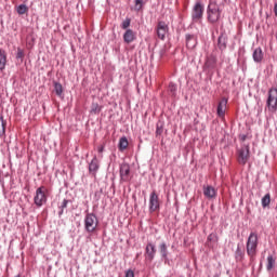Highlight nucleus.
<instances>
[{"mask_svg":"<svg viewBox=\"0 0 277 277\" xmlns=\"http://www.w3.org/2000/svg\"><path fill=\"white\" fill-rule=\"evenodd\" d=\"M118 148L120 153H124L129 148V138L127 136H121L118 143Z\"/></svg>","mask_w":277,"mask_h":277,"instance_id":"obj_20","label":"nucleus"},{"mask_svg":"<svg viewBox=\"0 0 277 277\" xmlns=\"http://www.w3.org/2000/svg\"><path fill=\"white\" fill-rule=\"evenodd\" d=\"M54 92L56 96H62V94H64V88L62 87V83L54 82Z\"/></svg>","mask_w":277,"mask_h":277,"instance_id":"obj_28","label":"nucleus"},{"mask_svg":"<svg viewBox=\"0 0 277 277\" xmlns=\"http://www.w3.org/2000/svg\"><path fill=\"white\" fill-rule=\"evenodd\" d=\"M124 277H135V273L133 272V269H128L126 272V276Z\"/></svg>","mask_w":277,"mask_h":277,"instance_id":"obj_37","label":"nucleus"},{"mask_svg":"<svg viewBox=\"0 0 277 277\" xmlns=\"http://www.w3.org/2000/svg\"><path fill=\"white\" fill-rule=\"evenodd\" d=\"M120 183H129L131 181V166L123 162L119 167Z\"/></svg>","mask_w":277,"mask_h":277,"instance_id":"obj_8","label":"nucleus"},{"mask_svg":"<svg viewBox=\"0 0 277 277\" xmlns=\"http://www.w3.org/2000/svg\"><path fill=\"white\" fill-rule=\"evenodd\" d=\"M15 277H21V275H17V276H15Z\"/></svg>","mask_w":277,"mask_h":277,"instance_id":"obj_40","label":"nucleus"},{"mask_svg":"<svg viewBox=\"0 0 277 277\" xmlns=\"http://www.w3.org/2000/svg\"><path fill=\"white\" fill-rule=\"evenodd\" d=\"M131 27V18L127 17L122 23H121V29H129Z\"/></svg>","mask_w":277,"mask_h":277,"instance_id":"obj_34","label":"nucleus"},{"mask_svg":"<svg viewBox=\"0 0 277 277\" xmlns=\"http://www.w3.org/2000/svg\"><path fill=\"white\" fill-rule=\"evenodd\" d=\"M266 107L268 108V111H271L272 114H276L277 111V89L276 88H271L268 90Z\"/></svg>","mask_w":277,"mask_h":277,"instance_id":"obj_6","label":"nucleus"},{"mask_svg":"<svg viewBox=\"0 0 277 277\" xmlns=\"http://www.w3.org/2000/svg\"><path fill=\"white\" fill-rule=\"evenodd\" d=\"M160 254L164 261H168V245L166 242L160 243Z\"/></svg>","mask_w":277,"mask_h":277,"instance_id":"obj_27","label":"nucleus"},{"mask_svg":"<svg viewBox=\"0 0 277 277\" xmlns=\"http://www.w3.org/2000/svg\"><path fill=\"white\" fill-rule=\"evenodd\" d=\"M47 194H49V189L47 188V186H40L36 189L34 197V202L36 207L40 208L43 205H47L49 200V196Z\"/></svg>","mask_w":277,"mask_h":277,"instance_id":"obj_3","label":"nucleus"},{"mask_svg":"<svg viewBox=\"0 0 277 277\" xmlns=\"http://www.w3.org/2000/svg\"><path fill=\"white\" fill-rule=\"evenodd\" d=\"M101 111H103V106L98 105V103H92L90 114H94L95 116H98Z\"/></svg>","mask_w":277,"mask_h":277,"instance_id":"obj_24","label":"nucleus"},{"mask_svg":"<svg viewBox=\"0 0 277 277\" xmlns=\"http://www.w3.org/2000/svg\"><path fill=\"white\" fill-rule=\"evenodd\" d=\"M161 133H163V127H159V124H157V127H156V135H161Z\"/></svg>","mask_w":277,"mask_h":277,"instance_id":"obj_36","label":"nucleus"},{"mask_svg":"<svg viewBox=\"0 0 277 277\" xmlns=\"http://www.w3.org/2000/svg\"><path fill=\"white\" fill-rule=\"evenodd\" d=\"M100 168H101V162H98V158L94 156L91 162L89 163V173L92 174V176H96Z\"/></svg>","mask_w":277,"mask_h":277,"instance_id":"obj_14","label":"nucleus"},{"mask_svg":"<svg viewBox=\"0 0 277 277\" xmlns=\"http://www.w3.org/2000/svg\"><path fill=\"white\" fill-rule=\"evenodd\" d=\"M252 57H253V62H255V64H261L263 62V49L256 48L253 51Z\"/></svg>","mask_w":277,"mask_h":277,"instance_id":"obj_19","label":"nucleus"},{"mask_svg":"<svg viewBox=\"0 0 277 277\" xmlns=\"http://www.w3.org/2000/svg\"><path fill=\"white\" fill-rule=\"evenodd\" d=\"M186 47L188 49H196L197 44H198V37H196V35H186Z\"/></svg>","mask_w":277,"mask_h":277,"instance_id":"obj_16","label":"nucleus"},{"mask_svg":"<svg viewBox=\"0 0 277 277\" xmlns=\"http://www.w3.org/2000/svg\"><path fill=\"white\" fill-rule=\"evenodd\" d=\"M215 66H217V58L214 55L208 56L205 63V68L208 70H213Z\"/></svg>","mask_w":277,"mask_h":277,"instance_id":"obj_17","label":"nucleus"},{"mask_svg":"<svg viewBox=\"0 0 277 277\" xmlns=\"http://www.w3.org/2000/svg\"><path fill=\"white\" fill-rule=\"evenodd\" d=\"M240 140H241V142H246V140H248V135L242 134V135L240 136Z\"/></svg>","mask_w":277,"mask_h":277,"instance_id":"obj_39","label":"nucleus"},{"mask_svg":"<svg viewBox=\"0 0 277 277\" xmlns=\"http://www.w3.org/2000/svg\"><path fill=\"white\" fill-rule=\"evenodd\" d=\"M228 47V36L226 32H221V35L217 38V49L222 52H224L225 49Z\"/></svg>","mask_w":277,"mask_h":277,"instance_id":"obj_13","label":"nucleus"},{"mask_svg":"<svg viewBox=\"0 0 277 277\" xmlns=\"http://www.w3.org/2000/svg\"><path fill=\"white\" fill-rule=\"evenodd\" d=\"M176 90H177L176 84L174 82H171L169 84V92L171 96H176Z\"/></svg>","mask_w":277,"mask_h":277,"instance_id":"obj_33","label":"nucleus"},{"mask_svg":"<svg viewBox=\"0 0 277 277\" xmlns=\"http://www.w3.org/2000/svg\"><path fill=\"white\" fill-rule=\"evenodd\" d=\"M29 11V8H27L26 4H19L17 8H16V12L17 14L19 15H23V14H26V12Z\"/></svg>","mask_w":277,"mask_h":277,"instance_id":"obj_29","label":"nucleus"},{"mask_svg":"<svg viewBox=\"0 0 277 277\" xmlns=\"http://www.w3.org/2000/svg\"><path fill=\"white\" fill-rule=\"evenodd\" d=\"M5 64H8V54L5 50L0 49V70H5Z\"/></svg>","mask_w":277,"mask_h":277,"instance_id":"obj_22","label":"nucleus"},{"mask_svg":"<svg viewBox=\"0 0 277 277\" xmlns=\"http://www.w3.org/2000/svg\"><path fill=\"white\" fill-rule=\"evenodd\" d=\"M203 196L206 198L213 199L215 198V196H217V192L213 186H210V185L203 186Z\"/></svg>","mask_w":277,"mask_h":277,"instance_id":"obj_18","label":"nucleus"},{"mask_svg":"<svg viewBox=\"0 0 277 277\" xmlns=\"http://www.w3.org/2000/svg\"><path fill=\"white\" fill-rule=\"evenodd\" d=\"M160 208L159 195H157V192L153 190L149 195V213H155V211H159Z\"/></svg>","mask_w":277,"mask_h":277,"instance_id":"obj_9","label":"nucleus"},{"mask_svg":"<svg viewBox=\"0 0 277 277\" xmlns=\"http://www.w3.org/2000/svg\"><path fill=\"white\" fill-rule=\"evenodd\" d=\"M222 18V9L215 1H210L207 8V21L210 25H215Z\"/></svg>","mask_w":277,"mask_h":277,"instance_id":"obj_2","label":"nucleus"},{"mask_svg":"<svg viewBox=\"0 0 277 277\" xmlns=\"http://www.w3.org/2000/svg\"><path fill=\"white\" fill-rule=\"evenodd\" d=\"M205 16V4L202 2L197 1L190 13V18L193 23H202V17Z\"/></svg>","mask_w":277,"mask_h":277,"instance_id":"obj_5","label":"nucleus"},{"mask_svg":"<svg viewBox=\"0 0 277 277\" xmlns=\"http://www.w3.org/2000/svg\"><path fill=\"white\" fill-rule=\"evenodd\" d=\"M220 240V237H217V234L215 233H211L208 238L207 241H213L214 243H217V241Z\"/></svg>","mask_w":277,"mask_h":277,"instance_id":"obj_32","label":"nucleus"},{"mask_svg":"<svg viewBox=\"0 0 277 277\" xmlns=\"http://www.w3.org/2000/svg\"><path fill=\"white\" fill-rule=\"evenodd\" d=\"M276 267V258L274 255H268L267 256V264H266V269L267 272H272Z\"/></svg>","mask_w":277,"mask_h":277,"instance_id":"obj_23","label":"nucleus"},{"mask_svg":"<svg viewBox=\"0 0 277 277\" xmlns=\"http://www.w3.org/2000/svg\"><path fill=\"white\" fill-rule=\"evenodd\" d=\"M144 8V0H134V10L140 12Z\"/></svg>","mask_w":277,"mask_h":277,"instance_id":"obj_31","label":"nucleus"},{"mask_svg":"<svg viewBox=\"0 0 277 277\" xmlns=\"http://www.w3.org/2000/svg\"><path fill=\"white\" fill-rule=\"evenodd\" d=\"M8 122L3 119V115L0 116V137L5 136V127Z\"/></svg>","mask_w":277,"mask_h":277,"instance_id":"obj_26","label":"nucleus"},{"mask_svg":"<svg viewBox=\"0 0 277 277\" xmlns=\"http://www.w3.org/2000/svg\"><path fill=\"white\" fill-rule=\"evenodd\" d=\"M135 40H137V34L133 31V29H127L123 34V42L131 44V42H135Z\"/></svg>","mask_w":277,"mask_h":277,"instance_id":"obj_15","label":"nucleus"},{"mask_svg":"<svg viewBox=\"0 0 277 277\" xmlns=\"http://www.w3.org/2000/svg\"><path fill=\"white\" fill-rule=\"evenodd\" d=\"M247 254L250 261H254L256 259V254L259 252V234L251 232L246 245Z\"/></svg>","mask_w":277,"mask_h":277,"instance_id":"obj_1","label":"nucleus"},{"mask_svg":"<svg viewBox=\"0 0 277 277\" xmlns=\"http://www.w3.org/2000/svg\"><path fill=\"white\" fill-rule=\"evenodd\" d=\"M68 202H70V200L64 199L62 205L60 206V209H61V211L58 212L60 217L64 215V210L66 209V207H68Z\"/></svg>","mask_w":277,"mask_h":277,"instance_id":"obj_30","label":"nucleus"},{"mask_svg":"<svg viewBox=\"0 0 277 277\" xmlns=\"http://www.w3.org/2000/svg\"><path fill=\"white\" fill-rule=\"evenodd\" d=\"M170 27H168V24L166 22H158L156 27V34L159 38V40H166V36H168Z\"/></svg>","mask_w":277,"mask_h":277,"instance_id":"obj_10","label":"nucleus"},{"mask_svg":"<svg viewBox=\"0 0 277 277\" xmlns=\"http://www.w3.org/2000/svg\"><path fill=\"white\" fill-rule=\"evenodd\" d=\"M272 203V195L267 193L263 198H262V208L267 209L269 205Z\"/></svg>","mask_w":277,"mask_h":277,"instance_id":"obj_25","label":"nucleus"},{"mask_svg":"<svg viewBox=\"0 0 277 277\" xmlns=\"http://www.w3.org/2000/svg\"><path fill=\"white\" fill-rule=\"evenodd\" d=\"M227 105H228V100L226 97L221 98L216 107V116H219V118H224V116H226Z\"/></svg>","mask_w":277,"mask_h":277,"instance_id":"obj_12","label":"nucleus"},{"mask_svg":"<svg viewBox=\"0 0 277 277\" xmlns=\"http://www.w3.org/2000/svg\"><path fill=\"white\" fill-rule=\"evenodd\" d=\"M24 58H25V52L23 51V49L17 48L16 60H21V63H23Z\"/></svg>","mask_w":277,"mask_h":277,"instance_id":"obj_35","label":"nucleus"},{"mask_svg":"<svg viewBox=\"0 0 277 277\" xmlns=\"http://www.w3.org/2000/svg\"><path fill=\"white\" fill-rule=\"evenodd\" d=\"M157 254V248L153 242H148L145 248V259L149 263H153L155 261V255Z\"/></svg>","mask_w":277,"mask_h":277,"instance_id":"obj_11","label":"nucleus"},{"mask_svg":"<svg viewBox=\"0 0 277 277\" xmlns=\"http://www.w3.org/2000/svg\"><path fill=\"white\" fill-rule=\"evenodd\" d=\"M243 259H246V252H243V250H241V247L238 245L235 251L236 263H241Z\"/></svg>","mask_w":277,"mask_h":277,"instance_id":"obj_21","label":"nucleus"},{"mask_svg":"<svg viewBox=\"0 0 277 277\" xmlns=\"http://www.w3.org/2000/svg\"><path fill=\"white\" fill-rule=\"evenodd\" d=\"M250 160V145H243L237 149V161L240 166H246Z\"/></svg>","mask_w":277,"mask_h":277,"instance_id":"obj_7","label":"nucleus"},{"mask_svg":"<svg viewBox=\"0 0 277 277\" xmlns=\"http://www.w3.org/2000/svg\"><path fill=\"white\" fill-rule=\"evenodd\" d=\"M98 228V216L94 213H87L84 217V230L87 233H95Z\"/></svg>","mask_w":277,"mask_h":277,"instance_id":"obj_4","label":"nucleus"},{"mask_svg":"<svg viewBox=\"0 0 277 277\" xmlns=\"http://www.w3.org/2000/svg\"><path fill=\"white\" fill-rule=\"evenodd\" d=\"M97 151L100 153V155H103V153L105 151V145H100L97 147Z\"/></svg>","mask_w":277,"mask_h":277,"instance_id":"obj_38","label":"nucleus"}]
</instances>
